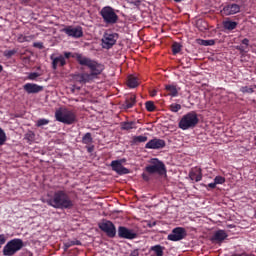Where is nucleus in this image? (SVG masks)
<instances>
[{
  "instance_id": "f257e3e1",
  "label": "nucleus",
  "mask_w": 256,
  "mask_h": 256,
  "mask_svg": "<svg viewBox=\"0 0 256 256\" xmlns=\"http://www.w3.org/2000/svg\"><path fill=\"white\" fill-rule=\"evenodd\" d=\"M45 204L54 209L69 210L73 208V200L65 190H56L50 198L45 200Z\"/></svg>"
},
{
  "instance_id": "f03ea898",
  "label": "nucleus",
  "mask_w": 256,
  "mask_h": 256,
  "mask_svg": "<svg viewBox=\"0 0 256 256\" xmlns=\"http://www.w3.org/2000/svg\"><path fill=\"white\" fill-rule=\"evenodd\" d=\"M200 119L198 118V113L195 111L187 112V114L182 115L180 121H178V128L182 131H187L189 129L198 126Z\"/></svg>"
},
{
  "instance_id": "7ed1b4c3",
  "label": "nucleus",
  "mask_w": 256,
  "mask_h": 256,
  "mask_svg": "<svg viewBox=\"0 0 256 256\" xmlns=\"http://www.w3.org/2000/svg\"><path fill=\"white\" fill-rule=\"evenodd\" d=\"M145 173L148 175H158V176H164L167 174V169L165 168V164L158 160L157 158H152L150 160V164L148 166H145Z\"/></svg>"
},
{
  "instance_id": "20e7f679",
  "label": "nucleus",
  "mask_w": 256,
  "mask_h": 256,
  "mask_svg": "<svg viewBox=\"0 0 256 256\" xmlns=\"http://www.w3.org/2000/svg\"><path fill=\"white\" fill-rule=\"evenodd\" d=\"M56 121L65 125H71L76 122V112L68 110L66 108H60L54 113Z\"/></svg>"
},
{
  "instance_id": "39448f33",
  "label": "nucleus",
  "mask_w": 256,
  "mask_h": 256,
  "mask_svg": "<svg viewBox=\"0 0 256 256\" xmlns=\"http://www.w3.org/2000/svg\"><path fill=\"white\" fill-rule=\"evenodd\" d=\"M21 249H23V241L21 239H12L4 245L2 254L4 256H15Z\"/></svg>"
},
{
  "instance_id": "423d86ee",
  "label": "nucleus",
  "mask_w": 256,
  "mask_h": 256,
  "mask_svg": "<svg viewBox=\"0 0 256 256\" xmlns=\"http://www.w3.org/2000/svg\"><path fill=\"white\" fill-rule=\"evenodd\" d=\"M100 16L102 17V20L106 25H115L119 20V17L117 16V13H115V10L113 8H110L109 6H106L102 8V10H100Z\"/></svg>"
},
{
  "instance_id": "0eeeda50",
  "label": "nucleus",
  "mask_w": 256,
  "mask_h": 256,
  "mask_svg": "<svg viewBox=\"0 0 256 256\" xmlns=\"http://www.w3.org/2000/svg\"><path fill=\"white\" fill-rule=\"evenodd\" d=\"M78 64L82 67L89 68V71H90L89 74L101 75L102 71H104V65L96 61L78 62Z\"/></svg>"
},
{
  "instance_id": "6e6552de",
  "label": "nucleus",
  "mask_w": 256,
  "mask_h": 256,
  "mask_svg": "<svg viewBox=\"0 0 256 256\" xmlns=\"http://www.w3.org/2000/svg\"><path fill=\"white\" fill-rule=\"evenodd\" d=\"M117 39H119V34L117 33H104V36L102 37V48H113V46H115V43H117Z\"/></svg>"
},
{
  "instance_id": "1a4fd4ad",
  "label": "nucleus",
  "mask_w": 256,
  "mask_h": 256,
  "mask_svg": "<svg viewBox=\"0 0 256 256\" xmlns=\"http://www.w3.org/2000/svg\"><path fill=\"white\" fill-rule=\"evenodd\" d=\"M115 235H117V237L121 239L126 240H133L137 238V233L134 232V230L124 226H119V228H117V232L115 233Z\"/></svg>"
},
{
  "instance_id": "9d476101",
  "label": "nucleus",
  "mask_w": 256,
  "mask_h": 256,
  "mask_svg": "<svg viewBox=\"0 0 256 256\" xmlns=\"http://www.w3.org/2000/svg\"><path fill=\"white\" fill-rule=\"evenodd\" d=\"M187 237V231L185 228L182 227H176L172 229V233L167 235V240L172 242H178L182 239H185Z\"/></svg>"
},
{
  "instance_id": "9b49d317",
  "label": "nucleus",
  "mask_w": 256,
  "mask_h": 256,
  "mask_svg": "<svg viewBox=\"0 0 256 256\" xmlns=\"http://www.w3.org/2000/svg\"><path fill=\"white\" fill-rule=\"evenodd\" d=\"M100 230L104 232L108 238H115V234L117 232L115 224L110 221L100 223Z\"/></svg>"
},
{
  "instance_id": "f8f14e48",
  "label": "nucleus",
  "mask_w": 256,
  "mask_h": 256,
  "mask_svg": "<svg viewBox=\"0 0 256 256\" xmlns=\"http://www.w3.org/2000/svg\"><path fill=\"white\" fill-rule=\"evenodd\" d=\"M63 33H65L67 36L74 38V39H80L83 36L82 27H72L67 26L65 29H63Z\"/></svg>"
},
{
  "instance_id": "ddd939ff",
  "label": "nucleus",
  "mask_w": 256,
  "mask_h": 256,
  "mask_svg": "<svg viewBox=\"0 0 256 256\" xmlns=\"http://www.w3.org/2000/svg\"><path fill=\"white\" fill-rule=\"evenodd\" d=\"M240 11V6L235 4V3H229L226 4V6H224V8H222V10L220 11V13L222 14V16H233L237 13H239Z\"/></svg>"
},
{
  "instance_id": "4468645a",
  "label": "nucleus",
  "mask_w": 256,
  "mask_h": 256,
  "mask_svg": "<svg viewBox=\"0 0 256 256\" xmlns=\"http://www.w3.org/2000/svg\"><path fill=\"white\" fill-rule=\"evenodd\" d=\"M121 162V160H115L110 162V168H112V170L119 176L128 175L130 171L128 170V168L123 167V165H121Z\"/></svg>"
},
{
  "instance_id": "2eb2a0df",
  "label": "nucleus",
  "mask_w": 256,
  "mask_h": 256,
  "mask_svg": "<svg viewBox=\"0 0 256 256\" xmlns=\"http://www.w3.org/2000/svg\"><path fill=\"white\" fill-rule=\"evenodd\" d=\"M58 56H63V59L68 60L69 58L76 59L78 63H83V62H94L91 58H87L85 56H82L80 53H71V52H65L63 55H58Z\"/></svg>"
},
{
  "instance_id": "dca6fc26",
  "label": "nucleus",
  "mask_w": 256,
  "mask_h": 256,
  "mask_svg": "<svg viewBox=\"0 0 256 256\" xmlns=\"http://www.w3.org/2000/svg\"><path fill=\"white\" fill-rule=\"evenodd\" d=\"M97 76H99V74L80 73V74L76 75L75 79H76V82H78L80 84H87V83H90L91 81H93V79H95Z\"/></svg>"
},
{
  "instance_id": "f3484780",
  "label": "nucleus",
  "mask_w": 256,
  "mask_h": 256,
  "mask_svg": "<svg viewBox=\"0 0 256 256\" xmlns=\"http://www.w3.org/2000/svg\"><path fill=\"white\" fill-rule=\"evenodd\" d=\"M163 148H165V140L154 138L148 141V143H145V149L158 150Z\"/></svg>"
},
{
  "instance_id": "a211bd4d",
  "label": "nucleus",
  "mask_w": 256,
  "mask_h": 256,
  "mask_svg": "<svg viewBox=\"0 0 256 256\" xmlns=\"http://www.w3.org/2000/svg\"><path fill=\"white\" fill-rule=\"evenodd\" d=\"M23 91H26L28 95L41 93L43 91V86L34 83H26L23 85Z\"/></svg>"
},
{
  "instance_id": "6ab92c4d",
  "label": "nucleus",
  "mask_w": 256,
  "mask_h": 256,
  "mask_svg": "<svg viewBox=\"0 0 256 256\" xmlns=\"http://www.w3.org/2000/svg\"><path fill=\"white\" fill-rule=\"evenodd\" d=\"M228 238V234H226V231L224 230H217L213 233V236H211V243L215 244H221Z\"/></svg>"
},
{
  "instance_id": "aec40b11",
  "label": "nucleus",
  "mask_w": 256,
  "mask_h": 256,
  "mask_svg": "<svg viewBox=\"0 0 256 256\" xmlns=\"http://www.w3.org/2000/svg\"><path fill=\"white\" fill-rule=\"evenodd\" d=\"M50 60H52V69L56 70L58 67H65L67 65V61L63 56H50Z\"/></svg>"
},
{
  "instance_id": "412c9836",
  "label": "nucleus",
  "mask_w": 256,
  "mask_h": 256,
  "mask_svg": "<svg viewBox=\"0 0 256 256\" xmlns=\"http://www.w3.org/2000/svg\"><path fill=\"white\" fill-rule=\"evenodd\" d=\"M189 179L193 182H200L202 180V169L199 167L191 168L189 171Z\"/></svg>"
},
{
  "instance_id": "4be33fe9",
  "label": "nucleus",
  "mask_w": 256,
  "mask_h": 256,
  "mask_svg": "<svg viewBox=\"0 0 256 256\" xmlns=\"http://www.w3.org/2000/svg\"><path fill=\"white\" fill-rule=\"evenodd\" d=\"M179 91H180V88L174 84L165 85V92H167V96L169 97H172V98L178 97Z\"/></svg>"
},
{
  "instance_id": "5701e85b",
  "label": "nucleus",
  "mask_w": 256,
  "mask_h": 256,
  "mask_svg": "<svg viewBox=\"0 0 256 256\" xmlns=\"http://www.w3.org/2000/svg\"><path fill=\"white\" fill-rule=\"evenodd\" d=\"M134 104H137V96L130 94L128 97H126V101L124 102V109H132Z\"/></svg>"
},
{
  "instance_id": "b1692460",
  "label": "nucleus",
  "mask_w": 256,
  "mask_h": 256,
  "mask_svg": "<svg viewBox=\"0 0 256 256\" xmlns=\"http://www.w3.org/2000/svg\"><path fill=\"white\" fill-rule=\"evenodd\" d=\"M80 245H82V243L78 240L67 241L63 244V251L67 254H71V250H69V248L73 246H80Z\"/></svg>"
},
{
  "instance_id": "393cba45",
  "label": "nucleus",
  "mask_w": 256,
  "mask_h": 256,
  "mask_svg": "<svg viewBox=\"0 0 256 256\" xmlns=\"http://www.w3.org/2000/svg\"><path fill=\"white\" fill-rule=\"evenodd\" d=\"M120 127L122 131H130L133 129H137V122H134V121L121 122Z\"/></svg>"
},
{
  "instance_id": "a878e982",
  "label": "nucleus",
  "mask_w": 256,
  "mask_h": 256,
  "mask_svg": "<svg viewBox=\"0 0 256 256\" xmlns=\"http://www.w3.org/2000/svg\"><path fill=\"white\" fill-rule=\"evenodd\" d=\"M127 85L130 89L137 88L139 86V79L134 75H130L128 76Z\"/></svg>"
},
{
  "instance_id": "bb28decb",
  "label": "nucleus",
  "mask_w": 256,
  "mask_h": 256,
  "mask_svg": "<svg viewBox=\"0 0 256 256\" xmlns=\"http://www.w3.org/2000/svg\"><path fill=\"white\" fill-rule=\"evenodd\" d=\"M145 142H147V137L143 135H139V136H132V140L130 141V144L133 146H137Z\"/></svg>"
},
{
  "instance_id": "cd10ccee",
  "label": "nucleus",
  "mask_w": 256,
  "mask_h": 256,
  "mask_svg": "<svg viewBox=\"0 0 256 256\" xmlns=\"http://www.w3.org/2000/svg\"><path fill=\"white\" fill-rule=\"evenodd\" d=\"M249 43L250 40L245 38L244 40H241V45L235 46V49L239 51L240 54L246 53V49L248 48Z\"/></svg>"
},
{
  "instance_id": "c85d7f7f",
  "label": "nucleus",
  "mask_w": 256,
  "mask_h": 256,
  "mask_svg": "<svg viewBox=\"0 0 256 256\" xmlns=\"http://www.w3.org/2000/svg\"><path fill=\"white\" fill-rule=\"evenodd\" d=\"M222 26L224 27V29H226L228 31H233L237 28V22L226 20V21L222 22Z\"/></svg>"
},
{
  "instance_id": "c756f323",
  "label": "nucleus",
  "mask_w": 256,
  "mask_h": 256,
  "mask_svg": "<svg viewBox=\"0 0 256 256\" xmlns=\"http://www.w3.org/2000/svg\"><path fill=\"white\" fill-rule=\"evenodd\" d=\"M163 250H165V247L161 245H154L150 247V251L154 252L155 256H163Z\"/></svg>"
},
{
  "instance_id": "7c9ffc66",
  "label": "nucleus",
  "mask_w": 256,
  "mask_h": 256,
  "mask_svg": "<svg viewBox=\"0 0 256 256\" xmlns=\"http://www.w3.org/2000/svg\"><path fill=\"white\" fill-rule=\"evenodd\" d=\"M93 143V137L91 133H86L82 136V144L84 145H91Z\"/></svg>"
},
{
  "instance_id": "2f4dec72",
  "label": "nucleus",
  "mask_w": 256,
  "mask_h": 256,
  "mask_svg": "<svg viewBox=\"0 0 256 256\" xmlns=\"http://www.w3.org/2000/svg\"><path fill=\"white\" fill-rule=\"evenodd\" d=\"M34 39V36H23V34L17 35V42L18 43H25V42H30Z\"/></svg>"
},
{
  "instance_id": "473e14b6",
  "label": "nucleus",
  "mask_w": 256,
  "mask_h": 256,
  "mask_svg": "<svg viewBox=\"0 0 256 256\" xmlns=\"http://www.w3.org/2000/svg\"><path fill=\"white\" fill-rule=\"evenodd\" d=\"M181 109H182V106H180V104H177V103H172L168 106L169 112H172V113H178V111H180Z\"/></svg>"
},
{
  "instance_id": "72a5a7b5",
  "label": "nucleus",
  "mask_w": 256,
  "mask_h": 256,
  "mask_svg": "<svg viewBox=\"0 0 256 256\" xmlns=\"http://www.w3.org/2000/svg\"><path fill=\"white\" fill-rule=\"evenodd\" d=\"M181 49H182V45H180V43L174 42V44H172V54L173 55H177L178 53H180Z\"/></svg>"
},
{
  "instance_id": "f704fd0d",
  "label": "nucleus",
  "mask_w": 256,
  "mask_h": 256,
  "mask_svg": "<svg viewBox=\"0 0 256 256\" xmlns=\"http://www.w3.org/2000/svg\"><path fill=\"white\" fill-rule=\"evenodd\" d=\"M239 91H240L241 93L248 94V95L254 93V90H253V88H252L251 86H242V87L239 89Z\"/></svg>"
},
{
  "instance_id": "c9c22d12",
  "label": "nucleus",
  "mask_w": 256,
  "mask_h": 256,
  "mask_svg": "<svg viewBox=\"0 0 256 256\" xmlns=\"http://www.w3.org/2000/svg\"><path fill=\"white\" fill-rule=\"evenodd\" d=\"M156 107L154 106V102L152 101H147L145 102V110L148 112H154Z\"/></svg>"
},
{
  "instance_id": "e433bc0d",
  "label": "nucleus",
  "mask_w": 256,
  "mask_h": 256,
  "mask_svg": "<svg viewBox=\"0 0 256 256\" xmlns=\"http://www.w3.org/2000/svg\"><path fill=\"white\" fill-rule=\"evenodd\" d=\"M6 133L4 132V129L0 128V146H4V144L6 143Z\"/></svg>"
},
{
  "instance_id": "4c0bfd02",
  "label": "nucleus",
  "mask_w": 256,
  "mask_h": 256,
  "mask_svg": "<svg viewBox=\"0 0 256 256\" xmlns=\"http://www.w3.org/2000/svg\"><path fill=\"white\" fill-rule=\"evenodd\" d=\"M225 182H226V178L222 176H215L212 184H224Z\"/></svg>"
},
{
  "instance_id": "58836bf2",
  "label": "nucleus",
  "mask_w": 256,
  "mask_h": 256,
  "mask_svg": "<svg viewBox=\"0 0 256 256\" xmlns=\"http://www.w3.org/2000/svg\"><path fill=\"white\" fill-rule=\"evenodd\" d=\"M47 124H49V120L45 118L39 119L38 121H36V127H43V126H46Z\"/></svg>"
},
{
  "instance_id": "ea45409f",
  "label": "nucleus",
  "mask_w": 256,
  "mask_h": 256,
  "mask_svg": "<svg viewBox=\"0 0 256 256\" xmlns=\"http://www.w3.org/2000/svg\"><path fill=\"white\" fill-rule=\"evenodd\" d=\"M15 54H17L16 50H6V51H4V57H6L8 59H10Z\"/></svg>"
},
{
  "instance_id": "a19ab883",
  "label": "nucleus",
  "mask_w": 256,
  "mask_h": 256,
  "mask_svg": "<svg viewBox=\"0 0 256 256\" xmlns=\"http://www.w3.org/2000/svg\"><path fill=\"white\" fill-rule=\"evenodd\" d=\"M39 76H40L39 73H36V72L30 73V74L28 75V80L34 81L36 78H39Z\"/></svg>"
},
{
  "instance_id": "79ce46f5",
  "label": "nucleus",
  "mask_w": 256,
  "mask_h": 256,
  "mask_svg": "<svg viewBox=\"0 0 256 256\" xmlns=\"http://www.w3.org/2000/svg\"><path fill=\"white\" fill-rule=\"evenodd\" d=\"M203 46H213L215 45V40H202Z\"/></svg>"
},
{
  "instance_id": "37998d69",
  "label": "nucleus",
  "mask_w": 256,
  "mask_h": 256,
  "mask_svg": "<svg viewBox=\"0 0 256 256\" xmlns=\"http://www.w3.org/2000/svg\"><path fill=\"white\" fill-rule=\"evenodd\" d=\"M33 47L36 48V49H43V43L41 42H35L33 44Z\"/></svg>"
},
{
  "instance_id": "c03bdc74",
  "label": "nucleus",
  "mask_w": 256,
  "mask_h": 256,
  "mask_svg": "<svg viewBox=\"0 0 256 256\" xmlns=\"http://www.w3.org/2000/svg\"><path fill=\"white\" fill-rule=\"evenodd\" d=\"M223 183H209L206 185V187H209V189H215L216 185H222Z\"/></svg>"
},
{
  "instance_id": "a18cd8bd",
  "label": "nucleus",
  "mask_w": 256,
  "mask_h": 256,
  "mask_svg": "<svg viewBox=\"0 0 256 256\" xmlns=\"http://www.w3.org/2000/svg\"><path fill=\"white\" fill-rule=\"evenodd\" d=\"M5 243H6V238L2 234L0 235V249H1V246H3Z\"/></svg>"
},
{
  "instance_id": "49530a36",
  "label": "nucleus",
  "mask_w": 256,
  "mask_h": 256,
  "mask_svg": "<svg viewBox=\"0 0 256 256\" xmlns=\"http://www.w3.org/2000/svg\"><path fill=\"white\" fill-rule=\"evenodd\" d=\"M147 175H149V174H145V173L141 174V178H143V181H145V182L150 181V177Z\"/></svg>"
},
{
  "instance_id": "de8ad7c7",
  "label": "nucleus",
  "mask_w": 256,
  "mask_h": 256,
  "mask_svg": "<svg viewBox=\"0 0 256 256\" xmlns=\"http://www.w3.org/2000/svg\"><path fill=\"white\" fill-rule=\"evenodd\" d=\"M93 150H94V146L93 145H91V146H86V152H88V153H93Z\"/></svg>"
},
{
  "instance_id": "09e8293b",
  "label": "nucleus",
  "mask_w": 256,
  "mask_h": 256,
  "mask_svg": "<svg viewBox=\"0 0 256 256\" xmlns=\"http://www.w3.org/2000/svg\"><path fill=\"white\" fill-rule=\"evenodd\" d=\"M130 256H139V250H132V252H130Z\"/></svg>"
},
{
  "instance_id": "8fccbe9b",
  "label": "nucleus",
  "mask_w": 256,
  "mask_h": 256,
  "mask_svg": "<svg viewBox=\"0 0 256 256\" xmlns=\"http://www.w3.org/2000/svg\"><path fill=\"white\" fill-rule=\"evenodd\" d=\"M150 96H151V97L156 96V90H152V91H150Z\"/></svg>"
},
{
  "instance_id": "3c124183",
  "label": "nucleus",
  "mask_w": 256,
  "mask_h": 256,
  "mask_svg": "<svg viewBox=\"0 0 256 256\" xmlns=\"http://www.w3.org/2000/svg\"><path fill=\"white\" fill-rule=\"evenodd\" d=\"M21 2H22L23 4H28V3H30V0H21Z\"/></svg>"
},
{
  "instance_id": "603ef678",
  "label": "nucleus",
  "mask_w": 256,
  "mask_h": 256,
  "mask_svg": "<svg viewBox=\"0 0 256 256\" xmlns=\"http://www.w3.org/2000/svg\"><path fill=\"white\" fill-rule=\"evenodd\" d=\"M131 4L134 6H139V2H131Z\"/></svg>"
},
{
  "instance_id": "864d4df0",
  "label": "nucleus",
  "mask_w": 256,
  "mask_h": 256,
  "mask_svg": "<svg viewBox=\"0 0 256 256\" xmlns=\"http://www.w3.org/2000/svg\"><path fill=\"white\" fill-rule=\"evenodd\" d=\"M4 71V66H1L0 64V73Z\"/></svg>"
},
{
  "instance_id": "5fc2aeb1",
  "label": "nucleus",
  "mask_w": 256,
  "mask_h": 256,
  "mask_svg": "<svg viewBox=\"0 0 256 256\" xmlns=\"http://www.w3.org/2000/svg\"><path fill=\"white\" fill-rule=\"evenodd\" d=\"M183 0H174V2H176V3H180V2H182Z\"/></svg>"
},
{
  "instance_id": "6e6d98bb",
  "label": "nucleus",
  "mask_w": 256,
  "mask_h": 256,
  "mask_svg": "<svg viewBox=\"0 0 256 256\" xmlns=\"http://www.w3.org/2000/svg\"><path fill=\"white\" fill-rule=\"evenodd\" d=\"M254 219H256V212H254Z\"/></svg>"
},
{
  "instance_id": "4d7b16f0",
  "label": "nucleus",
  "mask_w": 256,
  "mask_h": 256,
  "mask_svg": "<svg viewBox=\"0 0 256 256\" xmlns=\"http://www.w3.org/2000/svg\"><path fill=\"white\" fill-rule=\"evenodd\" d=\"M244 256H250V255H244Z\"/></svg>"
},
{
  "instance_id": "13d9d810",
  "label": "nucleus",
  "mask_w": 256,
  "mask_h": 256,
  "mask_svg": "<svg viewBox=\"0 0 256 256\" xmlns=\"http://www.w3.org/2000/svg\"><path fill=\"white\" fill-rule=\"evenodd\" d=\"M254 75H256V72L254 73Z\"/></svg>"
}]
</instances>
